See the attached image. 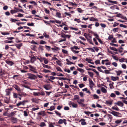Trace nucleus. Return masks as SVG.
Returning <instances> with one entry per match:
<instances>
[{
  "label": "nucleus",
  "instance_id": "obj_1",
  "mask_svg": "<svg viewBox=\"0 0 127 127\" xmlns=\"http://www.w3.org/2000/svg\"><path fill=\"white\" fill-rule=\"evenodd\" d=\"M27 75L28 76V78L32 80H35L37 78V77L36 76L31 73H28L27 74Z\"/></svg>",
  "mask_w": 127,
  "mask_h": 127
},
{
  "label": "nucleus",
  "instance_id": "obj_2",
  "mask_svg": "<svg viewBox=\"0 0 127 127\" xmlns=\"http://www.w3.org/2000/svg\"><path fill=\"white\" fill-rule=\"evenodd\" d=\"M68 104L70 107L73 108H76L78 107V105L77 103L71 101H70L69 102Z\"/></svg>",
  "mask_w": 127,
  "mask_h": 127
},
{
  "label": "nucleus",
  "instance_id": "obj_3",
  "mask_svg": "<svg viewBox=\"0 0 127 127\" xmlns=\"http://www.w3.org/2000/svg\"><path fill=\"white\" fill-rule=\"evenodd\" d=\"M111 111V112H109V113L115 116L118 117H121V113L113 111L112 110Z\"/></svg>",
  "mask_w": 127,
  "mask_h": 127
},
{
  "label": "nucleus",
  "instance_id": "obj_4",
  "mask_svg": "<svg viewBox=\"0 0 127 127\" xmlns=\"http://www.w3.org/2000/svg\"><path fill=\"white\" fill-rule=\"evenodd\" d=\"M84 101V99H81L77 101L78 103L81 106L84 107L85 106V104L83 103Z\"/></svg>",
  "mask_w": 127,
  "mask_h": 127
},
{
  "label": "nucleus",
  "instance_id": "obj_5",
  "mask_svg": "<svg viewBox=\"0 0 127 127\" xmlns=\"http://www.w3.org/2000/svg\"><path fill=\"white\" fill-rule=\"evenodd\" d=\"M29 57L31 58L30 62L31 63H34V62L36 61V57L34 56L33 55H31V56H29Z\"/></svg>",
  "mask_w": 127,
  "mask_h": 127
},
{
  "label": "nucleus",
  "instance_id": "obj_6",
  "mask_svg": "<svg viewBox=\"0 0 127 127\" xmlns=\"http://www.w3.org/2000/svg\"><path fill=\"white\" fill-rule=\"evenodd\" d=\"M89 84L90 85V87L91 89L93 88L95 84L93 82L92 80L91 79H89Z\"/></svg>",
  "mask_w": 127,
  "mask_h": 127
},
{
  "label": "nucleus",
  "instance_id": "obj_7",
  "mask_svg": "<svg viewBox=\"0 0 127 127\" xmlns=\"http://www.w3.org/2000/svg\"><path fill=\"white\" fill-rule=\"evenodd\" d=\"M28 101L27 100H24L22 101H21L17 103L16 104V106H18L21 105H24L25 103L26 102H28Z\"/></svg>",
  "mask_w": 127,
  "mask_h": 127
},
{
  "label": "nucleus",
  "instance_id": "obj_8",
  "mask_svg": "<svg viewBox=\"0 0 127 127\" xmlns=\"http://www.w3.org/2000/svg\"><path fill=\"white\" fill-rule=\"evenodd\" d=\"M43 87L46 90H49L51 88L50 84L45 85H43Z\"/></svg>",
  "mask_w": 127,
  "mask_h": 127
},
{
  "label": "nucleus",
  "instance_id": "obj_9",
  "mask_svg": "<svg viewBox=\"0 0 127 127\" xmlns=\"http://www.w3.org/2000/svg\"><path fill=\"white\" fill-rule=\"evenodd\" d=\"M63 123H64L65 125H66V120L65 119H64L63 120L60 119L59 120L58 122V123L60 124H62Z\"/></svg>",
  "mask_w": 127,
  "mask_h": 127
},
{
  "label": "nucleus",
  "instance_id": "obj_10",
  "mask_svg": "<svg viewBox=\"0 0 127 127\" xmlns=\"http://www.w3.org/2000/svg\"><path fill=\"white\" fill-rule=\"evenodd\" d=\"M12 90V89L11 88L9 89H6L5 90V92L6 93V95H9L10 93V92Z\"/></svg>",
  "mask_w": 127,
  "mask_h": 127
},
{
  "label": "nucleus",
  "instance_id": "obj_11",
  "mask_svg": "<svg viewBox=\"0 0 127 127\" xmlns=\"http://www.w3.org/2000/svg\"><path fill=\"white\" fill-rule=\"evenodd\" d=\"M13 86L16 90L19 92H20L21 91V89L17 85L14 84L13 85Z\"/></svg>",
  "mask_w": 127,
  "mask_h": 127
},
{
  "label": "nucleus",
  "instance_id": "obj_12",
  "mask_svg": "<svg viewBox=\"0 0 127 127\" xmlns=\"http://www.w3.org/2000/svg\"><path fill=\"white\" fill-rule=\"evenodd\" d=\"M15 113V111L11 112L10 113L7 114V116L8 117H12L14 116V114Z\"/></svg>",
  "mask_w": 127,
  "mask_h": 127
},
{
  "label": "nucleus",
  "instance_id": "obj_13",
  "mask_svg": "<svg viewBox=\"0 0 127 127\" xmlns=\"http://www.w3.org/2000/svg\"><path fill=\"white\" fill-rule=\"evenodd\" d=\"M27 124L28 125L32 126L33 125L32 124H34L35 123L31 119H30V120L27 122Z\"/></svg>",
  "mask_w": 127,
  "mask_h": 127
},
{
  "label": "nucleus",
  "instance_id": "obj_14",
  "mask_svg": "<svg viewBox=\"0 0 127 127\" xmlns=\"http://www.w3.org/2000/svg\"><path fill=\"white\" fill-rule=\"evenodd\" d=\"M110 8L111 9L113 10L117 9L119 10V8L117 5H114L110 7Z\"/></svg>",
  "mask_w": 127,
  "mask_h": 127
},
{
  "label": "nucleus",
  "instance_id": "obj_15",
  "mask_svg": "<svg viewBox=\"0 0 127 127\" xmlns=\"http://www.w3.org/2000/svg\"><path fill=\"white\" fill-rule=\"evenodd\" d=\"M19 95L20 96H21V97H25L28 95L27 94L24 92H20L19 93Z\"/></svg>",
  "mask_w": 127,
  "mask_h": 127
},
{
  "label": "nucleus",
  "instance_id": "obj_16",
  "mask_svg": "<svg viewBox=\"0 0 127 127\" xmlns=\"http://www.w3.org/2000/svg\"><path fill=\"white\" fill-rule=\"evenodd\" d=\"M115 104L121 107H122L124 105L123 103L121 101H118L115 103Z\"/></svg>",
  "mask_w": 127,
  "mask_h": 127
},
{
  "label": "nucleus",
  "instance_id": "obj_17",
  "mask_svg": "<svg viewBox=\"0 0 127 127\" xmlns=\"http://www.w3.org/2000/svg\"><path fill=\"white\" fill-rule=\"evenodd\" d=\"M5 62L6 64L10 66H12L14 64V63L11 61H6Z\"/></svg>",
  "mask_w": 127,
  "mask_h": 127
},
{
  "label": "nucleus",
  "instance_id": "obj_18",
  "mask_svg": "<svg viewBox=\"0 0 127 127\" xmlns=\"http://www.w3.org/2000/svg\"><path fill=\"white\" fill-rule=\"evenodd\" d=\"M85 120L84 119H81L80 121V122L82 121L81 124L82 125H86L87 123L85 121Z\"/></svg>",
  "mask_w": 127,
  "mask_h": 127
},
{
  "label": "nucleus",
  "instance_id": "obj_19",
  "mask_svg": "<svg viewBox=\"0 0 127 127\" xmlns=\"http://www.w3.org/2000/svg\"><path fill=\"white\" fill-rule=\"evenodd\" d=\"M18 96H19V93L18 94L16 93H13V97L15 98H18Z\"/></svg>",
  "mask_w": 127,
  "mask_h": 127
},
{
  "label": "nucleus",
  "instance_id": "obj_20",
  "mask_svg": "<svg viewBox=\"0 0 127 127\" xmlns=\"http://www.w3.org/2000/svg\"><path fill=\"white\" fill-rule=\"evenodd\" d=\"M4 102L7 104L9 103V98H7V97H4Z\"/></svg>",
  "mask_w": 127,
  "mask_h": 127
},
{
  "label": "nucleus",
  "instance_id": "obj_21",
  "mask_svg": "<svg viewBox=\"0 0 127 127\" xmlns=\"http://www.w3.org/2000/svg\"><path fill=\"white\" fill-rule=\"evenodd\" d=\"M37 115H42L43 116H44L45 115V111H41L38 113L37 114Z\"/></svg>",
  "mask_w": 127,
  "mask_h": 127
},
{
  "label": "nucleus",
  "instance_id": "obj_22",
  "mask_svg": "<svg viewBox=\"0 0 127 127\" xmlns=\"http://www.w3.org/2000/svg\"><path fill=\"white\" fill-rule=\"evenodd\" d=\"M42 65L43 67L46 68L48 69H50L51 68V67L50 66L45 65L44 64L42 63Z\"/></svg>",
  "mask_w": 127,
  "mask_h": 127
},
{
  "label": "nucleus",
  "instance_id": "obj_23",
  "mask_svg": "<svg viewBox=\"0 0 127 127\" xmlns=\"http://www.w3.org/2000/svg\"><path fill=\"white\" fill-rule=\"evenodd\" d=\"M55 109V107L54 106H51L50 108L47 110H50V111H52L53 110H54Z\"/></svg>",
  "mask_w": 127,
  "mask_h": 127
},
{
  "label": "nucleus",
  "instance_id": "obj_24",
  "mask_svg": "<svg viewBox=\"0 0 127 127\" xmlns=\"http://www.w3.org/2000/svg\"><path fill=\"white\" fill-rule=\"evenodd\" d=\"M28 66L30 68V70L31 71H33V70H35L36 69L35 68L31 65H28Z\"/></svg>",
  "mask_w": 127,
  "mask_h": 127
},
{
  "label": "nucleus",
  "instance_id": "obj_25",
  "mask_svg": "<svg viewBox=\"0 0 127 127\" xmlns=\"http://www.w3.org/2000/svg\"><path fill=\"white\" fill-rule=\"evenodd\" d=\"M56 16L59 18H61L62 17L61 13L59 12H57L56 13Z\"/></svg>",
  "mask_w": 127,
  "mask_h": 127
},
{
  "label": "nucleus",
  "instance_id": "obj_26",
  "mask_svg": "<svg viewBox=\"0 0 127 127\" xmlns=\"http://www.w3.org/2000/svg\"><path fill=\"white\" fill-rule=\"evenodd\" d=\"M90 20V21H98L97 19L93 17H91Z\"/></svg>",
  "mask_w": 127,
  "mask_h": 127
},
{
  "label": "nucleus",
  "instance_id": "obj_27",
  "mask_svg": "<svg viewBox=\"0 0 127 127\" xmlns=\"http://www.w3.org/2000/svg\"><path fill=\"white\" fill-rule=\"evenodd\" d=\"M101 91L103 93H106L107 92L106 90L104 87H102L101 88Z\"/></svg>",
  "mask_w": 127,
  "mask_h": 127
},
{
  "label": "nucleus",
  "instance_id": "obj_28",
  "mask_svg": "<svg viewBox=\"0 0 127 127\" xmlns=\"http://www.w3.org/2000/svg\"><path fill=\"white\" fill-rule=\"evenodd\" d=\"M80 97L79 96L77 95H75L74 96V98L73 99L74 100H76L79 99Z\"/></svg>",
  "mask_w": 127,
  "mask_h": 127
},
{
  "label": "nucleus",
  "instance_id": "obj_29",
  "mask_svg": "<svg viewBox=\"0 0 127 127\" xmlns=\"http://www.w3.org/2000/svg\"><path fill=\"white\" fill-rule=\"evenodd\" d=\"M46 125L45 123L44 122H41V123L39 125V126L41 127H43L46 126Z\"/></svg>",
  "mask_w": 127,
  "mask_h": 127
},
{
  "label": "nucleus",
  "instance_id": "obj_30",
  "mask_svg": "<svg viewBox=\"0 0 127 127\" xmlns=\"http://www.w3.org/2000/svg\"><path fill=\"white\" fill-rule=\"evenodd\" d=\"M87 39L88 41L91 44L94 45V44L93 42L92 41L91 39L87 38Z\"/></svg>",
  "mask_w": 127,
  "mask_h": 127
},
{
  "label": "nucleus",
  "instance_id": "obj_31",
  "mask_svg": "<svg viewBox=\"0 0 127 127\" xmlns=\"http://www.w3.org/2000/svg\"><path fill=\"white\" fill-rule=\"evenodd\" d=\"M122 121V120L121 119L117 120H116L115 122V123L117 124H120Z\"/></svg>",
  "mask_w": 127,
  "mask_h": 127
},
{
  "label": "nucleus",
  "instance_id": "obj_32",
  "mask_svg": "<svg viewBox=\"0 0 127 127\" xmlns=\"http://www.w3.org/2000/svg\"><path fill=\"white\" fill-rule=\"evenodd\" d=\"M115 72L117 73V74L118 76H119L122 73V72L121 70L115 71Z\"/></svg>",
  "mask_w": 127,
  "mask_h": 127
},
{
  "label": "nucleus",
  "instance_id": "obj_33",
  "mask_svg": "<svg viewBox=\"0 0 127 127\" xmlns=\"http://www.w3.org/2000/svg\"><path fill=\"white\" fill-rule=\"evenodd\" d=\"M66 61L67 62L66 64L68 65H71V64H74L70 61L68 59H66Z\"/></svg>",
  "mask_w": 127,
  "mask_h": 127
},
{
  "label": "nucleus",
  "instance_id": "obj_34",
  "mask_svg": "<svg viewBox=\"0 0 127 127\" xmlns=\"http://www.w3.org/2000/svg\"><path fill=\"white\" fill-rule=\"evenodd\" d=\"M112 103V101L107 100L106 101L105 103L107 105H111Z\"/></svg>",
  "mask_w": 127,
  "mask_h": 127
},
{
  "label": "nucleus",
  "instance_id": "obj_35",
  "mask_svg": "<svg viewBox=\"0 0 127 127\" xmlns=\"http://www.w3.org/2000/svg\"><path fill=\"white\" fill-rule=\"evenodd\" d=\"M118 78V77H115L113 76L111 77V78L112 80L113 81H115L117 80V78Z\"/></svg>",
  "mask_w": 127,
  "mask_h": 127
},
{
  "label": "nucleus",
  "instance_id": "obj_36",
  "mask_svg": "<svg viewBox=\"0 0 127 127\" xmlns=\"http://www.w3.org/2000/svg\"><path fill=\"white\" fill-rule=\"evenodd\" d=\"M43 60L44 61V63L45 64H46L48 63V61L46 58L43 57Z\"/></svg>",
  "mask_w": 127,
  "mask_h": 127
},
{
  "label": "nucleus",
  "instance_id": "obj_37",
  "mask_svg": "<svg viewBox=\"0 0 127 127\" xmlns=\"http://www.w3.org/2000/svg\"><path fill=\"white\" fill-rule=\"evenodd\" d=\"M110 48L111 50H112L116 52L118 51V50L115 47H110Z\"/></svg>",
  "mask_w": 127,
  "mask_h": 127
},
{
  "label": "nucleus",
  "instance_id": "obj_38",
  "mask_svg": "<svg viewBox=\"0 0 127 127\" xmlns=\"http://www.w3.org/2000/svg\"><path fill=\"white\" fill-rule=\"evenodd\" d=\"M56 62L58 65L60 66H61V64L62 63H61V61L60 60L58 59V60L56 61Z\"/></svg>",
  "mask_w": 127,
  "mask_h": 127
},
{
  "label": "nucleus",
  "instance_id": "obj_39",
  "mask_svg": "<svg viewBox=\"0 0 127 127\" xmlns=\"http://www.w3.org/2000/svg\"><path fill=\"white\" fill-rule=\"evenodd\" d=\"M113 84L114 83L113 82H112L111 83L109 84L110 88V89H112L114 88Z\"/></svg>",
  "mask_w": 127,
  "mask_h": 127
},
{
  "label": "nucleus",
  "instance_id": "obj_40",
  "mask_svg": "<svg viewBox=\"0 0 127 127\" xmlns=\"http://www.w3.org/2000/svg\"><path fill=\"white\" fill-rule=\"evenodd\" d=\"M110 3H113L114 4H117V2L116 1H113L112 0H107Z\"/></svg>",
  "mask_w": 127,
  "mask_h": 127
},
{
  "label": "nucleus",
  "instance_id": "obj_41",
  "mask_svg": "<svg viewBox=\"0 0 127 127\" xmlns=\"http://www.w3.org/2000/svg\"><path fill=\"white\" fill-rule=\"evenodd\" d=\"M94 99H98L99 98V97L96 94H95L93 95Z\"/></svg>",
  "mask_w": 127,
  "mask_h": 127
},
{
  "label": "nucleus",
  "instance_id": "obj_42",
  "mask_svg": "<svg viewBox=\"0 0 127 127\" xmlns=\"http://www.w3.org/2000/svg\"><path fill=\"white\" fill-rule=\"evenodd\" d=\"M51 49L53 50L54 52H55V51H57L58 50L59 48L58 47H56L55 48H52Z\"/></svg>",
  "mask_w": 127,
  "mask_h": 127
},
{
  "label": "nucleus",
  "instance_id": "obj_43",
  "mask_svg": "<svg viewBox=\"0 0 127 127\" xmlns=\"http://www.w3.org/2000/svg\"><path fill=\"white\" fill-rule=\"evenodd\" d=\"M43 35L46 38H49V35L48 34H47L45 32L44 33Z\"/></svg>",
  "mask_w": 127,
  "mask_h": 127
},
{
  "label": "nucleus",
  "instance_id": "obj_44",
  "mask_svg": "<svg viewBox=\"0 0 127 127\" xmlns=\"http://www.w3.org/2000/svg\"><path fill=\"white\" fill-rule=\"evenodd\" d=\"M77 69L78 71L82 73L84 72V70L83 69L80 68H78Z\"/></svg>",
  "mask_w": 127,
  "mask_h": 127
},
{
  "label": "nucleus",
  "instance_id": "obj_45",
  "mask_svg": "<svg viewBox=\"0 0 127 127\" xmlns=\"http://www.w3.org/2000/svg\"><path fill=\"white\" fill-rule=\"evenodd\" d=\"M56 68L58 71H60L62 72H63L62 70L60 67L59 66H57L56 67Z\"/></svg>",
  "mask_w": 127,
  "mask_h": 127
},
{
  "label": "nucleus",
  "instance_id": "obj_46",
  "mask_svg": "<svg viewBox=\"0 0 127 127\" xmlns=\"http://www.w3.org/2000/svg\"><path fill=\"white\" fill-rule=\"evenodd\" d=\"M112 109L113 110H116L117 111H119V109L118 107H115L114 106L112 108Z\"/></svg>",
  "mask_w": 127,
  "mask_h": 127
},
{
  "label": "nucleus",
  "instance_id": "obj_47",
  "mask_svg": "<svg viewBox=\"0 0 127 127\" xmlns=\"http://www.w3.org/2000/svg\"><path fill=\"white\" fill-rule=\"evenodd\" d=\"M49 77L50 79L52 80H54L55 78H56L57 79H58V77H56L53 76H50Z\"/></svg>",
  "mask_w": 127,
  "mask_h": 127
},
{
  "label": "nucleus",
  "instance_id": "obj_48",
  "mask_svg": "<svg viewBox=\"0 0 127 127\" xmlns=\"http://www.w3.org/2000/svg\"><path fill=\"white\" fill-rule=\"evenodd\" d=\"M75 49L76 50L79 49L80 48H78V46H74L71 48V49Z\"/></svg>",
  "mask_w": 127,
  "mask_h": 127
},
{
  "label": "nucleus",
  "instance_id": "obj_49",
  "mask_svg": "<svg viewBox=\"0 0 127 127\" xmlns=\"http://www.w3.org/2000/svg\"><path fill=\"white\" fill-rule=\"evenodd\" d=\"M19 11L16 10H11L10 11L11 13V14H13V13H16L17 12H18Z\"/></svg>",
  "mask_w": 127,
  "mask_h": 127
},
{
  "label": "nucleus",
  "instance_id": "obj_50",
  "mask_svg": "<svg viewBox=\"0 0 127 127\" xmlns=\"http://www.w3.org/2000/svg\"><path fill=\"white\" fill-rule=\"evenodd\" d=\"M88 73L89 74V75L92 77H93V76H94V74L93 73V72H88Z\"/></svg>",
  "mask_w": 127,
  "mask_h": 127
},
{
  "label": "nucleus",
  "instance_id": "obj_51",
  "mask_svg": "<svg viewBox=\"0 0 127 127\" xmlns=\"http://www.w3.org/2000/svg\"><path fill=\"white\" fill-rule=\"evenodd\" d=\"M43 3L44 4H48L50 5H51V3L48 1H43Z\"/></svg>",
  "mask_w": 127,
  "mask_h": 127
},
{
  "label": "nucleus",
  "instance_id": "obj_52",
  "mask_svg": "<svg viewBox=\"0 0 127 127\" xmlns=\"http://www.w3.org/2000/svg\"><path fill=\"white\" fill-rule=\"evenodd\" d=\"M119 29L118 28H115L113 29V31L114 32H117L118 31Z\"/></svg>",
  "mask_w": 127,
  "mask_h": 127
},
{
  "label": "nucleus",
  "instance_id": "obj_53",
  "mask_svg": "<svg viewBox=\"0 0 127 127\" xmlns=\"http://www.w3.org/2000/svg\"><path fill=\"white\" fill-rule=\"evenodd\" d=\"M126 60L124 58H122L121 59H119V61L120 62L122 63L124 62V60Z\"/></svg>",
  "mask_w": 127,
  "mask_h": 127
},
{
  "label": "nucleus",
  "instance_id": "obj_54",
  "mask_svg": "<svg viewBox=\"0 0 127 127\" xmlns=\"http://www.w3.org/2000/svg\"><path fill=\"white\" fill-rule=\"evenodd\" d=\"M77 10L80 13H82L83 11V10H82L81 8H78Z\"/></svg>",
  "mask_w": 127,
  "mask_h": 127
},
{
  "label": "nucleus",
  "instance_id": "obj_55",
  "mask_svg": "<svg viewBox=\"0 0 127 127\" xmlns=\"http://www.w3.org/2000/svg\"><path fill=\"white\" fill-rule=\"evenodd\" d=\"M86 61L88 62V63H91V61H92V60L91 59H89L87 58H86Z\"/></svg>",
  "mask_w": 127,
  "mask_h": 127
},
{
  "label": "nucleus",
  "instance_id": "obj_56",
  "mask_svg": "<svg viewBox=\"0 0 127 127\" xmlns=\"http://www.w3.org/2000/svg\"><path fill=\"white\" fill-rule=\"evenodd\" d=\"M101 66L100 67H98L97 68V69L99 71H100L102 73H104V72L101 69Z\"/></svg>",
  "mask_w": 127,
  "mask_h": 127
},
{
  "label": "nucleus",
  "instance_id": "obj_57",
  "mask_svg": "<svg viewBox=\"0 0 127 127\" xmlns=\"http://www.w3.org/2000/svg\"><path fill=\"white\" fill-rule=\"evenodd\" d=\"M56 114L58 116H60L61 115V114L59 113V112H58V111H55Z\"/></svg>",
  "mask_w": 127,
  "mask_h": 127
},
{
  "label": "nucleus",
  "instance_id": "obj_58",
  "mask_svg": "<svg viewBox=\"0 0 127 127\" xmlns=\"http://www.w3.org/2000/svg\"><path fill=\"white\" fill-rule=\"evenodd\" d=\"M94 36H95V38L97 39H98L99 38L98 35L96 33H94Z\"/></svg>",
  "mask_w": 127,
  "mask_h": 127
},
{
  "label": "nucleus",
  "instance_id": "obj_59",
  "mask_svg": "<svg viewBox=\"0 0 127 127\" xmlns=\"http://www.w3.org/2000/svg\"><path fill=\"white\" fill-rule=\"evenodd\" d=\"M22 43H20L16 45L17 47L19 49L20 48V47L22 46Z\"/></svg>",
  "mask_w": 127,
  "mask_h": 127
},
{
  "label": "nucleus",
  "instance_id": "obj_60",
  "mask_svg": "<svg viewBox=\"0 0 127 127\" xmlns=\"http://www.w3.org/2000/svg\"><path fill=\"white\" fill-rule=\"evenodd\" d=\"M1 33L2 35H4L9 34V33H7V32H1Z\"/></svg>",
  "mask_w": 127,
  "mask_h": 127
},
{
  "label": "nucleus",
  "instance_id": "obj_61",
  "mask_svg": "<svg viewBox=\"0 0 127 127\" xmlns=\"http://www.w3.org/2000/svg\"><path fill=\"white\" fill-rule=\"evenodd\" d=\"M112 58L115 60L116 61H118L119 60L118 57L115 56H112Z\"/></svg>",
  "mask_w": 127,
  "mask_h": 127
},
{
  "label": "nucleus",
  "instance_id": "obj_62",
  "mask_svg": "<svg viewBox=\"0 0 127 127\" xmlns=\"http://www.w3.org/2000/svg\"><path fill=\"white\" fill-rule=\"evenodd\" d=\"M29 3L31 4H33L34 5H37V4L34 1H30L29 2Z\"/></svg>",
  "mask_w": 127,
  "mask_h": 127
},
{
  "label": "nucleus",
  "instance_id": "obj_63",
  "mask_svg": "<svg viewBox=\"0 0 127 127\" xmlns=\"http://www.w3.org/2000/svg\"><path fill=\"white\" fill-rule=\"evenodd\" d=\"M16 118H13L12 119V121L13 123H16L17 121Z\"/></svg>",
  "mask_w": 127,
  "mask_h": 127
},
{
  "label": "nucleus",
  "instance_id": "obj_64",
  "mask_svg": "<svg viewBox=\"0 0 127 127\" xmlns=\"http://www.w3.org/2000/svg\"><path fill=\"white\" fill-rule=\"evenodd\" d=\"M112 64L115 67H116L117 66V64L115 62H113L112 63Z\"/></svg>",
  "mask_w": 127,
  "mask_h": 127
}]
</instances>
